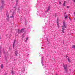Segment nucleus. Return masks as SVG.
I'll use <instances>...</instances> for the list:
<instances>
[{
    "instance_id": "obj_15",
    "label": "nucleus",
    "mask_w": 75,
    "mask_h": 75,
    "mask_svg": "<svg viewBox=\"0 0 75 75\" xmlns=\"http://www.w3.org/2000/svg\"><path fill=\"white\" fill-rule=\"evenodd\" d=\"M72 48H75V45H73L72 46Z\"/></svg>"
},
{
    "instance_id": "obj_29",
    "label": "nucleus",
    "mask_w": 75,
    "mask_h": 75,
    "mask_svg": "<svg viewBox=\"0 0 75 75\" xmlns=\"http://www.w3.org/2000/svg\"><path fill=\"white\" fill-rule=\"evenodd\" d=\"M73 2L75 3V0H73Z\"/></svg>"
},
{
    "instance_id": "obj_14",
    "label": "nucleus",
    "mask_w": 75,
    "mask_h": 75,
    "mask_svg": "<svg viewBox=\"0 0 75 75\" xmlns=\"http://www.w3.org/2000/svg\"><path fill=\"white\" fill-rule=\"evenodd\" d=\"M50 8H51V6H49L48 7L47 10H50Z\"/></svg>"
},
{
    "instance_id": "obj_1",
    "label": "nucleus",
    "mask_w": 75,
    "mask_h": 75,
    "mask_svg": "<svg viewBox=\"0 0 75 75\" xmlns=\"http://www.w3.org/2000/svg\"><path fill=\"white\" fill-rule=\"evenodd\" d=\"M63 26L62 27V32L63 33H64V31L65 29V28H66V27H67V25H66V23H65V21H63Z\"/></svg>"
},
{
    "instance_id": "obj_19",
    "label": "nucleus",
    "mask_w": 75,
    "mask_h": 75,
    "mask_svg": "<svg viewBox=\"0 0 75 75\" xmlns=\"http://www.w3.org/2000/svg\"><path fill=\"white\" fill-rule=\"evenodd\" d=\"M3 64H1V68H3Z\"/></svg>"
},
{
    "instance_id": "obj_20",
    "label": "nucleus",
    "mask_w": 75,
    "mask_h": 75,
    "mask_svg": "<svg viewBox=\"0 0 75 75\" xmlns=\"http://www.w3.org/2000/svg\"><path fill=\"white\" fill-rule=\"evenodd\" d=\"M41 64L42 65H44V64H43V60H42V61Z\"/></svg>"
},
{
    "instance_id": "obj_21",
    "label": "nucleus",
    "mask_w": 75,
    "mask_h": 75,
    "mask_svg": "<svg viewBox=\"0 0 75 75\" xmlns=\"http://www.w3.org/2000/svg\"><path fill=\"white\" fill-rule=\"evenodd\" d=\"M59 4L61 5V2L60 1H59Z\"/></svg>"
},
{
    "instance_id": "obj_4",
    "label": "nucleus",
    "mask_w": 75,
    "mask_h": 75,
    "mask_svg": "<svg viewBox=\"0 0 75 75\" xmlns=\"http://www.w3.org/2000/svg\"><path fill=\"white\" fill-rule=\"evenodd\" d=\"M24 30L23 29H22L20 31V29H19L18 30V33H23V32H24Z\"/></svg>"
},
{
    "instance_id": "obj_30",
    "label": "nucleus",
    "mask_w": 75,
    "mask_h": 75,
    "mask_svg": "<svg viewBox=\"0 0 75 75\" xmlns=\"http://www.w3.org/2000/svg\"><path fill=\"white\" fill-rule=\"evenodd\" d=\"M0 39H1V37L0 36Z\"/></svg>"
},
{
    "instance_id": "obj_27",
    "label": "nucleus",
    "mask_w": 75,
    "mask_h": 75,
    "mask_svg": "<svg viewBox=\"0 0 75 75\" xmlns=\"http://www.w3.org/2000/svg\"><path fill=\"white\" fill-rule=\"evenodd\" d=\"M23 37H24V35H22V37L23 38Z\"/></svg>"
},
{
    "instance_id": "obj_6",
    "label": "nucleus",
    "mask_w": 75,
    "mask_h": 75,
    "mask_svg": "<svg viewBox=\"0 0 75 75\" xmlns=\"http://www.w3.org/2000/svg\"><path fill=\"white\" fill-rule=\"evenodd\" d=\"M65 3H66V1H64L63 4V7H64L65 6Z\"/></svg>"
},
{
    "instance_id": "obj_11",
    "label": "nucleus",
    "mask_w": 75,
    "mask_h": 75,
    "mask_svg": "<svg viewBox=\"0 0 75 75\" xmlns=\"http://www.w3.org/2000/svg\"><path fill=\"white\" fill-rule=\"evenodd\" d=\"M11 74H12V75H14V74H15V72H14L13 71H12Z\"/></svg>"
},
{
    "instance_id": "obj_17",
    "label": "nucleus",
    "mask_w": 75,
    "mask_h": 75,
    "mask_svg": "<svg viewBox=\"0 0 75 75\" xmlns=\"http://www.w3.org/2000/svg\"><path fill=\"white\" fill-rule=\"evenodd\" d=\"M57 25L58 26V28H59V23H57Z\"/></svg>"
},
{
    "instance_id": "obj_2",
    "label": "nucleus",
    "mask_w": 75,
    "mask_h": 75,
    "mask_svg": "<svg viewBox=\"0 0 75 75\" xmlns=\"http://www.w3.org/2000/svg\"><path fill=\"white\" fill-rule=\"evenodd\" d=\"M6 19L8 22H9V21H10V15H9L8 12H6Z\"/></svg>"
},
{
    "instance_id": "obj_16",
    "label": "nucleus",
    "mask_w": 75,
    "mask_h": 75,
    "mask_svg": "<svg viewBox=\"0 0 75 75\" xmlns=\"http://www.w3.org/2000/svg\"><path fill=\"white\" fill-rule=\"evenodd\" d=\"M57 24L59 23V22H58V18L57 19Z\"/></svg>"
},
{
    "instance_id": "obj_9",
    "label": "nucleus",
    "mask_w": 75,
    "mask_h": 75,
    "mask_svg": "<svg viewBox=\"0 0 75 75\" xmlns=\"http://www.w3.org/2000/svg\"><path fill=\"white\" fill-rule=\"evenodd\" d=\"M16 43V40H15L14 41V42L13 43V48H14V45L15 44V43Z\"/></svg>"
},
{
    "instance_id": "obj_5",
    "label": "nucleus",
    "mask_w": 75,
    "mask_h": 75,
    "mask_svg": "<svg viewBox=\"0 0 75 75\" xmlns=\"http://www.w3.org/2000/svg\"><path fill=\"white\" fill-rule=\"evenodd\" d=\"M18 53V50H16L15 52V55L16 56H17V54Z\"/></svg>"
},
{
    "instance_id": "obj_3",
    "label": "nucleus",
    "mask_w": 75,
    "mask_h": 75,
    "mask_svg": "<svg viewBox=\"0 0 75 75\" xmlns=\"http://www.w3.org/2000/svg\"><path fill=\"white\" fill-rule=\"evenodd\" d=\"M63 67H64V69L65 70V71L66 72H68V69H67V64L64 65V64H63Z\"/></svg>"
},
{
    "instance_id": "obj_13",
    "label": "nucleus",
    "mask_w": 75,
    "mask_h": 75,
    "mask_svg": "<svg viewBox=\"0 0 75 75\" xmlns=\"http://www.w3.org/2000/svg\"><path fill=\"white\" fill-rule=\"evenodd\" d=\"M28 37L26 38V40L25 41V42H27V40H28Z\"/></svg>"
},
{
    "instance_id": "obj_18",
    "label": "nucleus",
    "mask_w": 75,
    "mask_h": 75,
    "mask_svg": "<svg viewBox=\"0 0 75 75\" xmlns=\"http://www.w3.org/2000/svg\"><path fill=\"white\" fill-rule=\"evenodd\" d=\"M68 17V15H66L65 17V19H67V17Z\"/></svg>"
},
{
    "instance_id": "obj_28",
    "label": "nucleus",
    "mask_w": 75,
    "mask_h": 75,
    "mask_svg": "<svg viewBox=\"0 0 75 75\" xmlns=\"http://www.w3.org/2000/svg\"><path fill=\"white\" fill-rule=\"evenodd\" d=\"M7 75V73H5V74L4 75Z\"/></svg>"
},
{
    "instance_id": "obj_26",
    "label": "nucleus",
    "mask_w": 75,
    "mask_h": 75,
    "mask_svg": "<svg viewBox=\"0 0 75 75\" xmlns=\"http://www.w3.org/2000/svg\"><path fill=\"white\" fill-rule=\"evenodd\" d=\"M69 20H71V19L70 17H69Z\"/></svg>"
},
{
    "instance_id": "obj_31",
    "label": "nucleus",
    "mask_w": 75,
    "mask_h": 75,
    "mask_svg": "<svg viewBox=\"0 0 75 75\" xmlns=\"http://www.w3.org/2000/svg\"><path fill=\"white\" fill-rule=\"evenodd\" d=\"M11 11H11H11H10V12H11Z\"/></svg>"
},
{
    "instance_id": "obj_32",
    "label": "nucleus",
    "mask_w": 75,
    "mask_h": 75,
    "mask_svg": "<svg viewBox=\"0 0 75 75\" xmlns=\"http://www.w3.org/2000/svg\"><path fill=\"white\" fill-rule=\"evenodd\" d=\"M56 75H58V74H56Z\"/></svg>"
},
{
    "instance_id": "obj_33",
    "label": "nucleus",
    "mask_w": 75,
    "mask_h": 75,
    "mask_svg": "<svg viewBox=\"0 0 75 75\" xmlns=\"http://www.w3.org/2000/svg\"><path fill=\"white\" fill-rule=\"evenodd\" d=\"M47 41H48V40Z\"/></svg>"
},
{
    "instance_id": "obj_12",
    "label": "nucleus",
    "mask_w": 75,
    "mask_h": 75,
    "mask_svg": "<svg viewBox=\"0 0 75 75\" xmlns=\"http://www.w3.org/2000/svg\"><path fill=\"white\" fill-rule=\"evenodd\" d=\"M68 61L69 62H71V60H70V59L69 57L68 58Z\"/></svg>"
},
{
    "instance_id": "obj_10",
    "label": "nucleus",
    "mask_w": 75,
    "mask_h": 75,
    "mask_svg": "<svg viewBox=\"0 0 75 75\" xmlns=\"http://www.w3.org/2000/svg\"><path fill=\"white\" fill-rule=\"evenodd\" d=\"M3 8H4V6H1L0 7V10H2V9H3Z\"/></svg>"
},
{
    "instance_id": "obj_24",
    "label": "nucleus",
    "mask_w": 75,
    "mask_h": 75,
    "mask_svg": "<svg viewBox=\"0 0 75 75\" xmlns=\"http://www.w3.org/2000/svg\"><path fill=\"white\" fill-rule=\"evenodd\" d=\"M18 0H16V3H17V2H18Z\"/></svg>"
},
{
    "instance_id": "obj_22",
    "label": "nucleus",
    "mask_w": 75,
    "mask_h": 75,
    "mask_svg": "<svg viewBox=\"0 0 75 75\" xmlns=\"http://www.w3.org/2000/svg\"><path fill=\"white\" fill-rule=\"evenodd\" d=\"M18 10H19V11H20V8H18Z\"/></svg>"
},
{
    "instance_id": "obj_7",
    "label": "nucleus",
    "mask_w": 75,
    "mask_h": 75,
    "mask_svg": "<svg viewBox=\"0 0 75 75\" xmlns=\"http://www.w3.org/2000/svg\"><path fill=\"white\" fill-rule=\"evenodd\" d=\"M14 16L13 14H12V16H10V18H14Z\"/></svg>"
},
{
    "instance_id": "obj_8",
    "label": "nucleus",
    "mask_w": 75,
    "mask_h": 75,
    "mask_svg": "<svg viewBox=\"0 0 75 75\" xmlns=\"http://www.w3.org/2000/svg\"><path fill=\"white\" fill-rule=\"evenodd\" d=\"M1 3L3 4H4V1L3 0H1Z\"/></svg>"
},
{
    "instance_id": "obj_23",
    "label": "nucleus",
    "mask_w": 75,
    "mask_h": 75,
    "mask_svg": "<svg viewBox=\"0 0 75 75\" xmlns=\"http://www.w3.org/2000/svg\"><path fill=\"white\" fill-rule=\"evenodd\" d=\"M49 10H48V9H47L46 11V12H48V11H49Z\"/></svg>"
},
{
    "instance_id": "obj_25",
    "label": "nucleus",
    "mask_w": 75,
    "mask_h": 75,
    "mask_svg": "<svg viewBox=\"0 0 75 75\" xmlns=\"http://www.w3.org/2000/svg\"><path fill=\"white\" fill-rule=\"evenodd\" d=\"M69 8V6H67V8Z\"/></svg>"
}]
</instances>
